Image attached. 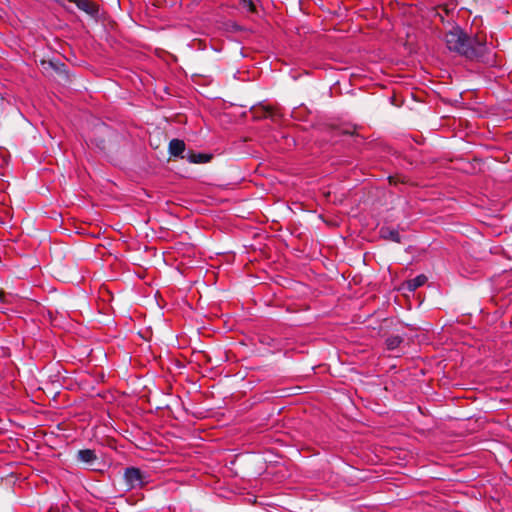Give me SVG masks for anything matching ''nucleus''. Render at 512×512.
Listing matches in <instances>:
<instances>
[{"label":"nucleus","mask_w":512,"mask_h":512,"mask_svg":"<svg viewBox=\"0 0 512 512\" xmlns=\"http://www.w3.org/2000/svg\"><path fill=\"white\" fill-rule=\"evenodd\" d=\"M124 479L129 488L141 487L143 485L142 473L135 467L126 468Z\"/></svg>","instance_id":"obj_2"},{"label":"nucleus","mask_w":512,"mask_h":512,"mask_svg":"<svg viewBox=\"0 0 512 512\" xmlns=\"http://www.w3.org/2000/svg\"><path fill=\"white\" fill-rule=\"evenodd\" d=\"M447 48L468 59L483 56L486 53V43L478 37H469L459 26L452 27L445 34Z\"/></svg>","instance_id":"obj_1"},{"label":"nucleus","mask_w":512,"mask_h":512,"mask_svg":"<svg viewBox=\"0 0 512 512\" xmlns=\"http://www.w3.org/2000/svg\"><path fill=\"white\" fill-rule=\"evenodd\" d=\"M240 3L245 7L249 12H256V6L253 0H239Z\"/></svg>","instance_id":"obj_10"},{"label":"nucleus","mask_w":512,"mask_h":512,"mask_svg":"<svg viewBox=\"0 0 512 512\" xmlns=\"http://www.w3.org/2000/svg\"><path fill=\"white\" fill-rule=\"evenodd\" d=\"M380 235L384 239L391 240L393 242H400V235L399 232L395 229H391L389 227H382L380 229Z\"/></svg>","instance_id":"obj_5"},{"label":"nucleus","mask_w":512,"mask_h":512,"mask_svg":"<svg viewBox=\"0 0 512 512\" xmlns=\"http://www.w3.org/2000/svg\"><path fill=\"white\" fill-rule=\"evenodd\" d=\"M402 342V338L398 335L390 336L386 339V345L389 350L397 348Z\"/></svg>","instance_id":"obj_9"},{"label":"nucleus","mask_w":512,"mask_h":512,"mask_svg":"<svg viewBox=\"0 0 512 512\" xmlns=\"http://www.w3.org/2000/svg\"><path fill=\"white\" fill-rule=\"evenodd\" d=\"M427 281V277L423 274L416 276L413 279L407 281V287L410 291H414L417 288L423 286Z\"/></svg>","instance_id":"obj_6"},{"label":"nucleus","mask_w":512,"mask_h":512,"mask_svg":"<svg viewBox=\"0 0 512 512\" xmlns=\"http://www.w3.org/2000/svg\"><path fill=\"white\" fill-rule=\"evenodd\" d=\"M255 115L259 118H273L274 111L271 107L261 106L255 111Z\"/></svg>","instance_id":"obj_8"},{"label":"nucleus","mask_w":512,"mask_h":512,"mask_svg":"<svg viewBox=\"0 0 512 512\" xmlns=\"http://www.w3.org/2000/svg\"><path fill=\"white\" fill-rule=\"evenodd\" d=\"M210 159V155L203 153H190V155L188 156V160L192 163H206L209 162Z\"/></svg>","instance_id":"obj_7"},{"label":"nucleus","mask_w":512,"mask_h":512,"mask_svg":"<svg viewBox=\"0 0 512 512\" xmlns=\"http://www.w3.org/2000/svg\"><path fill=\"white\" fill-rule=\"evenodd\" d=\"M185 151V143L179 139H173L169 143V153L171 156L179 157Z\"/></svg>","instance_id":"obj_4"},{"label":"nucleus","mask_w":512,"mask_h":512,"mask_svg":"<svg viewBox=\"0 0 512 512\" xmlns=\"http://www.w3.org/2000/svg\"><path fill=\"white\" fill-rule=\"evenodd\" d=\"M77 459L87 465H93L97 460V455L92 449H82L77 452Z\"/></svg>","instance_id":"obj_3"}]
</instances>
